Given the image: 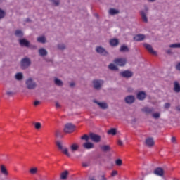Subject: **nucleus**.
Wrapping results in <instances>:
<instances>
[{
    "mask_svg": "<svg viewBox=\"0 0 180 180\" xmlns=\"http://www.w3.org/2000/svg\"><path fill=\"white\" fill-rule=\"evenodd\" d=\"M169 47L171 49H178V44H171L169 45Z\"/></svg>",
    "mask_w": 180,
    "mask_h": 180,
    "instance_id": "44",
    "label": "nucleus"
},
{
    "mask_svg": "<svg viewBox=\"0 0 180 180\" xmlns=\"http://www.w3.org/2000/svg\"><path fill=\"white\" fill-rule=\"evenodd\" d=\"M110 15H117L119 13V11L115 9V8H111L109 11Z\"/></svg>",
    "mask_w": 180,
    "mask_h": 180,
    "instance_id": "30",
    "label": "nucleus"
},
{
    "mask_svg": "<svg viewBox=\"0 0 180 180\" xmlns=\"http://www.w3.org/2000/svg\"><path fill=\"white\" fill-rule=\"evenodd\" d=\"M89 139H90L89 135L88 136L86 134H85V135H84L83 136L81 137L82 140H85L86 141H88V140H89Z\"/></svg>",
    "mask_w": 180,
    "mask_h": 180,
    "instance_id": "40",
    "label": "nucleus"
},
{
    "mask_svg": "<svg viewBox=\"0 0 180 180\" xmlns=\"http://www.w3.org/2000/svg\"><path fill=\"white\" fill-rule=\"evenodd\" d=\"M83 147L86 150H91V148H94V143L91 142H86L83 144Z\"/></svg>",
    "mask_w": 180,
    "mask_h": 180,
    "instance_id": "16",
    "label": "nucleus"
},
{
    "mask_svg": "<svg viewBox=\"0 0 180 180\" xmlns=\"http://www.w3.org/2000/svg\"><path fill=\"white\" fill-rule=\"evenodd\" d=\"M55 84L58 86H63V82L57 78H55Z\"/></svg>",
    "mask_w": 180,
    "mask_h": 180,
    "instance_id": "32",
    "label": "nucleus"
},
{
    "mask_svg": "<svg viewBox=\"0 0 180 180\" xmlns=\"http://www.w3.org/2000/svg\"><path fill=\"white\" fill-rule=\"evenodd\" d=\"M101 149L102 151H109V150H110V147L108 145H104L101 146Z\"/></svg>",
    "mask_w": 180,
    "mask_h": 180,
    "instance_id": "28",
    "label": "nucleus"
},
{
    "mask_svg": "<svg viewBox=\"0 0 180 180\" xmlns=\"http://www.w3.org/2000/svg\"><path fill=\"white\" fill-rule=\"evenodd\" d=\"M56 146L59 148V150H63L64 148H63V143L60 141H56Z\"/></svg>",
    "mask_w": 180,
    "mask_h": 180,
    "instance_id": "39",
    "label": "nucleus"
},
{
    "mask_svg": "<svg viewBox=\"0 0 180 180\" xmlns=\"http://www.w3.org/2000/svg\"><path fill=\"white\" fill-rule=\"evenodd\" d=\"M34 127L37 130H40L41 129V123L40 122H35L34 123Z\"/></svg>",
    "mask_w": 180,
    "mask_h": 180,
    "instance_id": "34",
    "label": "nucleus"
},
{
    "mask_svg": "<svg viewBox=\"0 0 180 180\" xmlns=\"http://www.w3.org/2000/svg\"><path fill=\"white\" fill-rule=\"evenodd\" d=\"M126 103L131 104L134 102V97L133 96H128L125 98Z\"/></svg>",
    "mask_w": 180,
    "mask_h": 180,
    "instance_id": "18",
    "label": "nucleus"
},
{
    "mask_svg": "<svg viewBox=\"0 0 180 180\" xmlns=\"http://www.w3.org/2000/svg\"><path fill=\"white\" fill-rule=\"evenodd\" d=\"M26 85L28 89H34L36 88V83L33 82L32 78H30L26 81Z\"/></svg>",
    "mask_w": 180,
    "mask_h": 180,
    "instance_id": "4",
    "label": "nucleus"
},
{
    "mask_svg": "<svg viewBox=\"0 0 180 180\" xmlns=\"http://www.w3.org/2000/svg\"><path fill=\"white\" fill-rule=\"evenodd\" d=\"M145 11L147 12V11H148V8L145 7Z\"/></svg>",
    "mask_w": 180,
    "mask_h": 180,
    "instance_id": "60",
    "label": "nucleus"
},
{
    "mask_svg": "<svg viewBox=\"0 0 180 180\" xmlns=\"http://www.w3.org/2000/svg\"><path fill=\"white\" fill-rule=\"evenodd\" d=\"M68 175V171H65L60 174L61 179H67Z\"/></svg>",
    "mask_w": 180,
    "mask_h": 180,
    "instance_id": "29",
    "label": "nucleus"
},
{
    "mask_svg": "<svg viewBox=\"0 0 180 180\" xmlns=\"http://www.w3.org/2000/svg\"><path fill=\"white\" fill-rule=\"evenodd\" d=\"M122 77L124 78H130L133 77V72L129 71V70H125L124 72H122L121 73Z\"/></svg>",
    "mask_w": 180,
    "mask_h": 180,
    "instance_id": "9",
    "label": "nucleus"
},
{
    "mask_svg": "<svg viewBox=\"0 0 180 180\" xmlns=\"http://www.w3.org/2000/svg\"><path fill=\"white\" fill-rule=\"evenodd\" d=\"M116 175H117V171L116 170L112 171L111 173V176H116Z\"/></svg>",
    "mask_w": 180,
    "mask_h": 180,
    "instance_id": "47",
    "label": "nucleus"
},
{
    "mask_svg": "<svg viewBox=\"0 0 180 180\" xmlns=\"http://www.w3.org/2000/svg\"><path fill=\"white\" fill-rule=\"evenodd\" d=\"M30 174H32V175H34V174L37 173V167H34V168H31L30 169Z\"/></svg>",
    "mask_w": 180,
    "mask_h": 180,
    "instance_id": "36",
    "label": "nucleus"
},
{
    "mask_svg": "<svg viewBox=\"0 0 180 180\" xmlns=\"http://www.w3.org/2000/svg\"><path fill=\"white\" fill-rule=\"evenodd\" d=\"M37 41H39V43H46V37H39L37 38Z\"/></svg>",
    "mask_w": 180,
    "mask_h": 180,
    "instance_id": "33",
    "label": "nucleus"
},
{
    "mask_svg": "<svg viewBox=\"0 0 180 180\" xmlns=\"http://www.w3.org/2000/svg\"><path fill=\"white\" fill-rule=\"evenodd\" d=\"M108 68L110 70H111L112 71H117V66H116L115 64L113 63H110L109 65H108Z\"/></svg>",
    "mask_w": 180,
    "mask_h": 180,
    "instance_id": "24",
    "label": "nucleus"
},
{
    "mask_svg": "<svg viewBox=\"0 0 180 180\" xmlns=\"http://www.w3.org/2000/svg\"><path fill=\"white\" fill-rule=\"evenodd\" d=\"M5 17V11L0 9V19H2V18Z\"/></svg>",
    "mask_w": 180,
    "mask_h": 180,
    "instance_id": "42",
    "label": "nucleus"
},
{
    "mask_svg": "<svg viewBox=\"0 0 180 180\" xmlns=\"http://www.w3.org/2000/svg\"><path fill=\"white\" fill-rule=\"evenodd\" d=\"M178 49H180V43L178 44Z\"/></svg>",
    "mask_w": 180,
    "mask_h": 180,
    "instance_id": "61",
    "label": "nucleus"
},
{
    "mask_svg": "<svg viewBox=\"0 0 180 180\" xmlns=\"http://www.w3.org/2000/svg\"><path fill=\"white\" fill-rule=\"evenodd\" d=\"M103 84V81L102 80H94L93 81V85L95 89H99L101 86H102Z\"/></svg>",
    "mask_w": 180,
    "mask_h": 180,
    "instance_id": "7",
    "label": "nucleus"
},
{
    "mask_svg": "<svg viewBox=\"0 0 180 180\" xmlns=\"http://www.w3.org/2000/svg\"><path fill=\"white\" fill-rule=\"evenodd\" d=\"M143 46L145 49H146V50L150 53V54H153L154 56L157 55V51L153 49V46H151V45L148 44H144Z\"/></svg>",
    "mask_w": 180,
    "mask_h": 180,
    "instance_id": "6",
    "label": "nucleus"
},
{
    "mask_svg": "<svg viewBox=\"0 0 180 180\" xmlns=\"http://www.w3.org/2000/svg\"><path fill=\"white\" fill-rule=\"evenodd\" d=\"M31 64L30 59L27 58H25L21 61V68L22 70H25V68H27Z\"/></svg>",
    "mask_w": 180,
    "mask_h": 180,
    "instance_id": "3",
    "label": "nucleus"
},
{
    "mask_svg": "<svg viewBox=\"0 0 180 180\" xmlns=\"http://www.w3.org/2000/svg\"><path fill=\"white\" fill-rule=\"evenodd\" d=\"M176 140V139L175 137H172L171 141H172V143H175Z\"/></svg>",
    "mask_w": 180,
    "mask_h": 180,
    "instance_id": "52",
    "label": "nucleus"
},
{
    "mask_svg": "<svg viewBox=\"0 0 180 180\" xmlns=\"http://www.w3.org/2000/svg\"><path fill=\"white\" fill-rule=\"evenodd\" d=\"M34 49H36V46H33Z\"/></svg>",
    "mask_w": 180,
    "mask_h": 180,
    "instance_id": "64",
    "label": "nucleus"
},
{
    "mask_svg": "<svg viewBox=\"0 0 180 180\" xmlns=\"http://www.w3.org/2000/svg\"><path fill=\"white\" fill-rule=\"evenodd\" d=\"M38 105H40V101H36L34 102V106H38Z\"/></svg>",
    "mask_w": 180,
    "mask_h": 180,
    "instance_id": "50",
    "label": "nucleus"
},
{
    "mask_svg": "<svg viewBox=\"0 0 180 180\" xmlns=\"http://www.w3.org/2000/svg\"><path fill=\"white\" fill-rule=\"evenodd\" d=\"M146 144L148 147H153L154 146V139L153 138L146 139Z\"/></svg>",
    "mask_w": 180,
    "mask_h": 180,
    "instance_id": "14",
    "label": "nucleus"
},
{
    "mask_svg": "<svg viewBox=\"0 0 180 180\" xmlns=\"http://www.w3.org/2000/svg\"><path fill=\"white\" fill-rule=\"evenodd\" d=\"M62 153H63L65 155H67V157H71V155L70 154V153H68V148H63L62 149Z\"/></svg>",
    "mask_w": 180,
    "mask_h": 180,
    "instance_id": "27",
    "label": "nucleus"
},
{
    "mask_svg": "<svg viewBox=\"0 0 180 180\" xmlns=\"http://www.w3.org/2000/svg\"><path fill=\"white\" fill-rule=\"evenodd\" d=\"M20 46H24L25 47H29V46H30L29 41H27L25 39H20Z\"/></svg>",
    "mask_w": 180,
    "mask_h": 180,
    "instance_id": "19",
    "label": "nucleus"
},
{
    "mask_svg": "<svg viewBox=\"0 0 180 180\" xmlns=\"http://www.w3.org/2000/svg\"><path fill=\"white\" fill-rule=\"evenodd\" d=\"M137 98L139 101H143V99H146V93H144V91H140L137 94Z\"/></svg>",
    "mask_w": 180,
    "mask_h": 180,
    "instance_id": "17",
    "label": "nucleus"
},
{
    "mask_svg": "<svg viewBox=\"0 0 180 180\" xmlns=\"http://www.w3.org/2000/svg\"><path fill=\"white\" fill-rule=\"evenodd\" d=\"M89 139L94 143H99L101 141V136L94 133L89 134Z\"/></svg>",
    "mask_w": 180,
    "mask_h": 180,
    "instance_id": "5",
    "label": "nucleus"
},
{
    "mask_svg": "<svg viewBox=\"0 0 180 180\" xmlns=\"http://www.w3.org/2000/svg\"><path fill=\"white\" fill-rule=\"evenodd\" d=\"M15 79H17V81H22V79H23V73L22 72H18L15 75Z\"/></svg>",
    "mask_w": 180,
    "mask_h": 180,
    "instance_id": "21",
    "label": "nucleus"
},
{
    "mask_svg": "<svg viewBox=\"0 0 180 180\" xmlns=\"http://www.w3.org/2000/svg\"><path fill=\"white\" fill-rule=\"evenodd\" d=\"M26 21H27V22H29V19H27Z\"/></svg>",
    "mask_w": 180,
    "mask_h": 180,
    "instance_id": "63",
    "label": "nucleus"
},
{
    "mask_svg": "<svg viewBox=\"0 0 180 180\" xmlns=\"http://www.w3.org/2000/svg\"><path fill=\"white\" fill-rule=\"evenodd\" d=\"M152 116L154 119H160L161 115L160 114V112H155L152 115Z\"/></svg>",
    "mask_w": 180,
    "mask_h": 180,
    "instance_id": "38",
    "label": "nucleus"
},
{
    "mask_svg": "<svg viewBox=\"0 0 180 180\" xmlns=\"http://www.w3.org/2000/svg\"><path fill=\"white\" fill-rule=\"evenodd\" d=\"M1 172L3 175L8 176V170H6V168L4 165L1 167Z\"/></svg>",
    "mask_w": 180,
    "mask_h": 180,
    "instance_id": "23",
    "label": "nucleus"
},
{
    "mask_svg": "<svg viewBox=\"0 0 180 180\" xmlns=\"http://www.w3.org/2000/svg\"><path fill=\"white\" fill-rule=\"evenodd\" d=\"M6 94L7 95H13V92H12V91H7Z\"/></svg>",
    "mask_w": 180,
    "mask_h": 180,
    "instance_id": "53",
    "label": "nucleus"
},
{
    "mask_svg": "<svg viewBox=\"0 0 180 180\" xmlns=\"http://www.w3.org/2000/svg\"><path fill=\"white\" fill-rule=\"evenodd\" d=\"M96 51H97L99 54H101L102 56H106V54H108L106 50L101 46H98L96 49Z\"/></svg>",
    "mask_w": 180,
    "mask_h": 180,
    "instance_id": "13",
    "label": "nucleus"
},
{
    "mask_svg": "<svg viewBox=\"0 0 180 180\" xmlns=\"http://www.w3.org/2000/svg\"><path fill=\"white\" fill-rule=\"evenodd\" d=\"M144 39H146V36L142 34H139L134 37V40H135V41H143Z\"/></svg>",
    "mask_w": 180,
    "mask_h": 180,
    "instance_id": "10",
    "label": "nucleus"
},
{
    "mask_svg": "<svg viewBox=\"0 0 180 180\" xmlns=\"http://www.w3.org/2000/svg\"><path fill=\"white\" fill-rule=\"evenodd\" d=\"M176 69L178 70V71H180V63H179L176 65Z\"/></svg>",
    "mask_w": 180,
    "mask_h": 180,
    "instance_id": "51",
    "label": "nucleus"
},
{
    "mask_svg": "<svg viewBox=\"0 0 180 180\" xmlns=\"http://www.w3.org/2000/svg\"><path fill=\"white\" fill-rule=\"evenodd\" d=\"M141 111L143 112V113H146V115H150V113H153L154 112V108L144 107L141 109Z\"/></svg>",
    "mask_w": 180,
    "mask_h": 180,
    "instance_id": "11",
    "label": "nucleus"
},
{
    "mask_svg": "<svg viewBox=\"0 0 180 180\" xmlns=\"http://www.w3.org/2000/svg\"><path fill=\"white\" fill-rule=\"evenodd\" d=\"M164 106L165 109H169V108H171V104H169V103H166Z\"/></svg>",
    "mask_w": 180,
    "mask_h": 180,
    "instance_id": "45",
    "label": "nucleus"
},
{
    "mask_svg": "<svg viewBox=\"0 0 180 180\" xmlns=\"http://www.w3.org/2000/svg\"><path fill=\"white\" fill-rule=\"evenodd\" d=\"M82 166L86 167H88V163H82Z\"/></svg>",
    "mask_w": 180,
    "mask_h": 180,
    "instance_id": "55",
    "label": "nucleus"
},
{
    "mask_svg": "<svg viewBox=\"0 0 180 180\" xmlns=\"http://www.w3.org/2000/svg\"><path fill=\"white\" fill-rule=\"evenodd\" d=\"M101 179L102 180H107L106 178L105 177V176H103V175L101 176Z\"/></svg>",
    "mask_w": 180,
    "mask_h": 180,
    "instance_id": "56",
    "label": "nucleus"
},
{
    "mask_svg": "<svg viewBox=\"0 0 180 180\" xmlns=\"http://www.w3.org/2000/svg\"><path fill=\"white\" fill-rule=\"evenodd\" d=\"M94 15L96 16V18H99V15L98 14H94Z\"/></svg>",
    "mask_w": 180,
    "mask_h": 180,
    "instance_id": "59",
    "label": "nucleus"
},
{
    "mask_svg": "<svg viewBox=\"0 0 180 180\" xmlns=\"http://www.w3.org/2000/svg\"><path fill=\"white\" fill-rule=\"evenodd\" d=\"M114 63L120 67H124V65H126V63H127V60H126V58H120L115 59Z\"/></svg>",
    "mask_w": 180,
    "mask_h": 180,
    "instance_id": "2",
    "label": "nucleus"
},
{
    "mask_svg": "<svg viewBox=\"0 0 180 180\" xmlns=\"http://www.w3.org/2000/svg\"><path fill=\"white\" fill-rule=\"evenodd\" d=\"M176 109L180 112V105L177 106Z\"/></svg>",
    "mask_w": 180,
    "mask_h": 180,
    "instance_id": "57",
    "label": "nucleus"
},
{
    "mask_svg": "<svg viewBox=\"0 0 180 180\" xmlns=\"http://www.w3.org/2000/svg\"><path fill=\"white\" fill-rule=\"evenodd\" d=\"M53 2L55 6H58V5H60V1H58V0H56V1L53 0Z\"/></svg>",
    "mask_w": 180,
    "mask_h": 180,
    "instance_id": "46",
    "label": "nucleus"
},
{
    "mask_svg": "<svg viewBox=\"0 0 180 180\" xmlns=\"http://www.w3.org/2000/svg\"><path fill=\"white\" fill-rule=\"evenodd\" d=\"M89 180H96V179H95V177H91V178L89 179Z\"/></svg>",
    "mask_w": 180,
    "mask_h": 180,
    "instance_id": "58",
    "label": "nucleus"
},
{
    "mask_svg": "<svg viewBox=\"0 0 180 180\" xmlns=\"http://www.w3.org/2000/svg\"><path fill=\"white\" fill-rule=\"evenodd\" d=\"M115 164H116V165H118L119 167H120V165H122V160L117 159L115 161Z\"/></svg>",
    "mask_w": 180,
    "mask_h": 180,
    "instance_id": "41",
    "label": "nucleus"
},
{
    "mask_svg": "<svg viewBox=\"0 0 180 180\" xmlns=\"http://www.w3.org/2000/svg\"><path fill=\"white\" fill-rule=\"evenodd\" d=\"M110 44L112 47H116V46L119 45V39H111L110 40Z\"/></svg>",
    "mask_w": 180,
    "mask_h": 180,
    "instance_id": "15",
    "label": "nucleus"
},
{
    "mask_svg": "<svg viewBox=\"0 0 180 180\" xmlns=\"http://www.w3.org/2000/svg\"><path fill=\"white\" fill-rule=\"evenodd\" d=\"M120 51H129V48L127 46H126V45H122L121 47H120Z\"/></svg>",
    "mask_w": 180,
    "mask_h": 180,
    "instance_id": "37",
    "label": "nucleus"
},
{
    "mask_svg": "<svg viewBox=\"0 0 180 180\" xmlns=\"http://www.w3.org/2000/svg\"><path fill=\"white\" fill-rule=\"evenodd\" d=\"M141 15L142 18V20H143L146 23L148 22V20L147 19V15H146V13L144 11H141Z\"/></svg>",
    "mask_w": 180,
    "mask_h": 180,
    "instance_id": "22",
    "label": "nucleus"
},
{
    "mask_svg": "<svg viewBox=\"0 0 180 180\" xmlns=\"http://www.w3.org/2000/svg\"><path fill=\"white\" fill-rule=\"evenodd\" d=\"M58 49H59V50H64V49H65V45L59 44V45H58Z\"/></svg>",
    "mask_w": 180,
    "mask_h": 180,
    "instance_id": "43",
    "label": "nucleus"
},
{
    "mask_svg": "<svg viewBox=\"0 0 180 180\" xmlns=\"http://www.w3.org/2000/svg\"><path fill=\"white\" fill-rule=\"evenodd\" d=\"M108 134H112V136H115L116 134V129L112 128L108 131Z\"/></svg>",
    "mask_w": 180,
    "mask_h": 180,
    "instance_id": "35",
    "label": "nucleus"
},
{
    "mask_svg": "<svg viewBox=\"0 0 180 180\" xmlns=\"http://www.w3.org/2000/svg\"><path fill=\"white\" fill-rule=\"evenodd\" d=\"M56 108L57 109H60V108H61V105H60V103L58 102L56 103Z\"/></svg>",
    "mask_w": 180,
    "mask_h": 180,
    "instance_id": "49",
    "label": "nucleus"
},
{
    "mask_svg": "<svg viewBox=\"0 0 180 180\" xmlns=\"http://www.w3.org/2000/svg\"><path fill=\"white\" fill-rule=\"evenodd\" d=\"M75 129V126L71 123H68L65 125L64 132L65 133H72Z\"/></svg>",
    "mask_w": 180,
    "mask_h": 180,
    "instance_id": "1",
    "label": "nucleus"
},
{
    "mask_svg": "<svg viewBox=\"0 0 180 180\" xmlns=\"http://www.w3.org/2000/svg\"><path fill=\"white\" fill-rule=\"evenodd\" d=\"M39 53L42 56H47V51L43 48H41L39 50Z\"/></svg>",
    "mask_w": 180,
    "mask_h": 180,
    "instance_id": "25",
    "label": "nucleus"
},
{
    "mask_svg": "<svg viewBox=\"0 0 180 180\" xmlns=\"http://www.w3.org/2000/svg\"><path fill=\"white\" fill-rule=\"evenodd\" d=\"M118 146H120L121 147L123 146V141L122 140L117 141Z\"/></svg>",
    "mask_w": 180,
    "mask_h": 180,
    "instance_id": "48",
    "label": "nucleus"
},
{
    "mask_svg": "<svg viewBox=\"0 0 180 180\" xmlns=\"http://www.w3.org/2000/svg\"><path fill=\"white\" fill-rule=\"evenodd\" d=\"M78 148H79V146L76 143H74L70 146V151H72V153H75V151L78 150Z\"/></svg>",
    "mask_w": 180,
    "mask_h": 180,
    "instance_id": "20",
    "label": "nucleus"
},
{
    "mask_svg": "<svg viewBox=\"0 0 180 180\" xmlns=\"http://www.w3.org/2000/svg\"><path fill=\"white\" fill-rule=\"evenodd\" d=\"M174 91L175 92H180V85L178 82H174Z\"/></svg>",
    "mask_w": 180,
    "mask_h": 180,
    "instance_id": "26",
    "label": "nucleus"
},
{
    "mask_svg": "<svg viewBox=\"0 0 180 180\" xmlns=\"http://www.w3.org/2000/svg\"><path fill=\"white\" fill-rule=\"evenodd\" d=\"M94 103H96V105H99V108H101V109H108V103H104V102H98L96 100H94Z\"/></svg>",
    "mask_w": 180,
    "mask_h": 180,
    "instance_id": "8",
    "label": "nucleus"
},
{
    "mask_svg": "<svg viewBox=\"0 0 180 180\" xmlns=\"http://www.w3.org/2000/svg\"><path fill=\"white\" fill-rule=\"evenodd\" d=\"M15 34L18 37H23V32H22V31L19 30L15 31Z\"/></svg>",
    "mask_w": 180,
    "mask_h": 180,
    "instance_id": "31",
    "label": "nucleus"
},
{
    "mask_svg": "<svg viewBox=\"0 0 180 180\" xmlns=\"http://www.w3.org/2000/svg\"><path fill=\"white\" fill-rule=\"evenodd\" d=\"M149 1H150L151 2H154V1H155V0H149Z\"/></svg>",
    "mask_w": 180,
    "mask_h": 180,
    "instance_id": "62",
    "label": "nucleus"
},
{
    "mask_svg": "<svg viewBox=\"0 0 180 180\" xmlns=\"http://www.w3.org/2000/svg\"><path fill=\"white\" fill-rule=\"evenodd\" d=\"M70 86L71 87H72V86H75V83H74V82H72V83H70Z\"/></svg>",
    "mask_w": 180,
    "mask_h": 180,
    "instance_id": "54",
    "label": "nucleus"
},
{
    "mask_svg": "<svg viewBox=\"0 0 180 180\" xmlns=\"http://www.w3.org/2000/svg\"><path fill=\"white\" fill-rule=\"evenodd\" d=\"M154 174L158 175V176H162L164 175V170L161 167H158L154 170Z\"/></svg>",
    "mask_w": 180,
    "mask_h": 180,
    "instance_id": "12",
    "label": "nucleus"
}]
</instances>
